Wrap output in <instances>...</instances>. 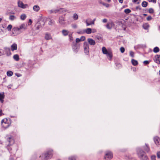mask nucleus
<instances>
[{"label":"nucleus","mask_w":160,"mask_h":160,"mask_svg":"<svg viewBox=\"0 0 160 160\" xmlns=\"http://www.w3.org/2000/svg\"><path fill=\"white\" fill-rule=\"evenodd\" d=\"M26 26L25 24H22L18 27H14L12 31L11 36H16L20 34L22 32V29H25Z\"/></svg>","instance_id":"f257e3e1"},{"label":"nucleus","mask_w":160,"mask_h":160,"mask_svg":"<svg viewBox=\"0 0 160 160\" xmlns=\"http://www.w3.org/2000/svg\"><path fill=\"white\" fill-rule=\"evenodd\" d=\"M137 152L138 157L141 160H147L148 159V157L145 154V152L141 148H137Z\"/></svg>","instance_id":"f03ea898"},{"label":"nucleus","mask_w":160,"mask_h":160,"mask_svg":"<svg viewBox=\"0 0 160 160\" xmlns=\"http://www.w3.org/2000/svg\"><path fill=\"white\" fill-rule=\"evenodd\" d=\"M1 123L2 126L5 128H8L10 125L9 121L6 118L3 119Z\"/></svg>","instance_id":"7ed1b4c3"},{"label":"nucleus","mask_w":160,"mask_h":160,"mask_svg":"<svg viewBox=\"0 0 160 160\" xmlns=\"http://www.w3.org/2000/svg\"><path fill=\"white\" fill-rule=\"evenodd\" d=\"M7 141L6 143L8 146L12 145L14 142L12 137L11 136H7L6 137Z\"/></svg>","instance_id":"20e7f679"},{"label":"nucleus","mask_w":160,"mask_h":160,"mask_svg":"<svg viewBox=\"0 0 160 160\" xmlns=\"http://www.w3.org/2000/svg\"><path fill=\"white\" fill-rule=\"evenodd\" d=\"M113 157L112 153L110 151H107L105 152L104 159L106 160H110Z\"/></svg>","instance_id":"39448f33"},{"label":"nucleus","mask_w":160,"mask_h":160,"mask_svg":"<svg viewBox=\"0 0 160 160\" xmlns=\"http://www.w3.org/2000/svg\"><path fill=\"white\" fill-rule=\"evenodd\" d=\"M53 155V151L52 150H50L48 151L44 154V156L46 159H48L52 158Z\"/></svg>","instance_id":"423d86ee"},{"label":"nucleus","mask_w":160,"mask_h":160,"mask_svg":"<svg viewBox=\"0 0 160 160\" xmlns=\"http://www.w3.org/2000/svg\"><path fill=\"white\" fill-rule=\"evenodd\" d=\"M18 6L22 8L25 9L28 8L29 6L27 4H24L21 1H19L18 2Z\"/></svg>","instance_id":"0eeeda50"},{"label":"nucleus","mask_w":160,"mask_h":160,"mask_svg":"<svg viewBox=\"0 0 160 160\" xmlns=\"http://www.w3.org/2000/svg\"><path fill=\"white\" fill-rule=\"evenodd\" d=\"M84 49V52L87 54L88 55L89 52V45L86 42H85L84 43L83 45Z\"/></svg>","instance_id":"6e6552de"},{"label":"nucleus","mask_w":160,"mask_h":160,"mask_svg":"<svg viewBox=\"0 0 160 160\" xmlns=\"http://www.w3.org/2000/svg\"><path fill=\"white\" fill-rule=\"evenodd\" d=\"M73 51L76 52L78 51L79 48V47L76 43L73 42L72 46Z\"/></svg>","instance_id":"1a4fd4ad"},{"label":"nucleus","mask_w":160,"mask_h":160,"mask_svg":"<svg viewBox=\"0 0 160 160\" xmlns=\"http://www.w3.org/2000/svg\"><path fill=\"white\" fill-rule=\"evenodd\" d=\"M67 10L65 8H60L59 9H57L55 10L54 12L55 13L59 12V13H63L66 12Z\"/></svg>","instance_id":"9d476101"},{"label":"nucleus","mask_w":160,"mask_h":160,"mask_svg":"<svg viewBox=\"0 0 160 160\" xmlns=\"http://www.w3.org/2000/svg\"><path fill=\"white\" fill-rule=\"evenodd\" d=\"M58 22L61 25H64L65 22V17L63 16H61L59 18Z\"/></svg>","instance_id":"9b49d317"},{"label":"nucleus","mask_w":160,"mask_h":160,"mask_svg":"<svg viewBox=\"0 0 160 160\" xmlns=\"http://www.w3.org/2000/svg\"><path fill=\"white\" fill-rule=\"evenodd\" d=\"M153 60L155 62L158 64L160 63V55H155L153 59Z\"/></svg>","instance_id":"f8f14e48"},{"label":"nucleus","mask_w":160,"mask_h":160,"mask_svg":"<svg viewBox=\"0 0 160 160\" xmlns=\"http://www.w3.org/2000/svg\"><path fill=\"white\" fill-rule=\"evenodd\" d=\"M114 24L112 22H110L108 23L106 25V27L107 29H111L113 26Z\"/></svg>","instance_id":"ddd939ff"},{"label":"nucleus","mask_w":160,"mask_h":160,"mask_svg":"<svg viewBox=\"0 0 160 160\" xmlns=\"http://www.w3.org/2000/svg\"><path fill=\"white\" fill-rule=\"evenodd\" d=\"M87 40L88 43L91 45H94L96 44L95 41L92 38H88Z\"/></svg>","instance_id":"4468645a"},{"label":"nucleus","mask_w":160,"mask_h":160,"mask_svg":"<svg viewBox=\"0 0 160 160\" xmlns=\"http://www.w3.org/2000/svg\"><path fill=\"white\" fill-rule=\"evenodd\" d=\"M89 19H87L85 21V22L86 23V25L87 26H88L89 25H90L91 24H93L94 23V21L95 20V19H94L93 21H89Z\"/></svg>","instance_id":"2eb2a0df"},{"label":"nucleus","mask_w":160,"mask_h":160,"mask_svg":"<svg viewBox=\"0 0 160 160\" xmlns=\"http://www.w3.org/2000/svg\"><path fill=\"white\" fill-rule=\"evenodd\" d=\"M11 49L12 51L17 50V45L16 43H13L11 46Z\"/></svg>","instance_id":"dca6fc26"},{"label":"nucleus","mask_w":160,"mask_h":160,"mask_svg":"<svg viewBox=\"0 0 160 160\" xmlns=\"http://www.w3.org/2000/svg\"><path fill=\"white\" fill-rule=\"evenodd\" d=\"M154 141L155 144L157 145H158L159 144V142L160 141V138L158 137H156L154 138Z\"/></svg>","instance_id":"f3484780"},{"label":"nucleus","mask_w":160,"mask_h":160,"mask_svg":"<svg viewBox=\"0 0 160 160\" xmlns=\"http://www.w3.org/2000/svg\"><path fill=\"white\" fill-rule=\"evenodd\" d=\"M33 9L35 12H38L40 9V8L38 5H35L33 6Z\"/></svg>","instance_id":"a211bd4d"},{"label":"nucleus","mask_w":160,"mask_h":160,"mask_svg":"<svg viewBox=\"0 0 160 160\" xmlns=\"http://www.w3.org/2000/svg\"><path fill=\"white\" fill-rule=\"evenodd\" d=\"M4 98V95L3 92L0 93V101L2 103L3 102V99Z\"/></svg>","instance_id":"6ab92c4d"},{"label":"nucleus","mask_w":160,"mask_h":160,"mask_svg":"<svg viewBox=\"0 0 160 160\" xmlns=\"http://www.w3.org/2000/svg\"><path fill=\"white\" fill-rule=\"evenodd\" d=\"M45 38L46 40H48L52 38V37L50 34L48 33L45 34Z\"/></svg>","instance_id":"aec40b11"},{"label":"nucleus","mask_w":160,"mask_h":160,"mask_svg":"<svg viewBox=\"0 0 160 160\" xmlns=\"http://www.w3.org/2000/svg\"><path fill=\"white\" fill-rule=\"evenodd\" d=\"M143 148L145 151L147 152H148L150 151V148L147 144H145V145L143 147Z\"/></svg>","instance_id":"412c9836"},{"label":"nucleus","mask_w":160,"mask_h":160,"mask_svg":"<svg viewBox=\"0 0 160 160\" xmlns=\"http://www.w3.org/2000/svg\"><path fill=\"white\" fill-rule=\"evenodd\" d=\"M84 31L85 33H86L88 34H90L92 32V29L90 28H88L84 30Z\"/></svg>","instance_id":"4be33fe9"},{"label":"nucleus","mask_w":160,"mask_h":160,"mask_svg":"<svg viewBox=\"0 0 160 160\" xmlns=\"http://www.w3.org/2000/svg\"><path fill=\"white\" fill-rule=\"evenodd\" d=\"M17 17L13 15H10L9 19L12 21H13L16 19Z\"/></svg>","instance_id":"5701e85b"},{"label":"nucleus","mask_w":160,"mask_h":160,"mask_svg":"<svg viewBox=\"0 0 160 160\" xmlns=\"http://www.w3.org/2000/svg\"><path fill=\"white\" fill-rule=\"evenodd\" d=\"M102 53L105 54H107L108 52L106 48L104 47H103L102 48Z\"/></svg>","instance_id":"b1692460"},{"label":"nucleus","mask_w":160,"mask_h":160,"mask_svg":"<svg viewBox=\"0 0 160 160\" xmlns=\"http://www.w3.org/2000/svg\"><path fill=\"white\" fill-rule=\"evenodd\" d=\"M131 62L132 64L134 66H136L138 64V62L134 59H132L131 60Z\"/></svg>","instance_id":"393cba45"},{"label":"nucleus","mask_w":160,"mask_h":160,"mask_svg":"<svg viewBox=\"0 0 160 160\" xmlns=\"http://www.w3.org/2000/svg\"><path fill=\"white\" fill-rule=\"evenodd\" d=\"M149 27V25L148 23H145L143 25V28L145 30H147Z\"/></svg>","instance_id":"a878e982"},{"label":"nucleus","mask_w":160,"mask_h":160,"mask_svg":"<svg viewBox=\"0 0 160 160\" xmlns=\"http://www.w3.org/2000/svg\"><path fill=\"white\" fill-rule=\"evenodd\" d=\"M69 33L68 31V30H63L62 31V33L63 35L64 36H67L68 35Z\"/></svg>","instance_id":"bb28decb"},{"label":"nucleus","mask_w":160,"mask_h":160,"mask_svg":"<svg viewBox=\"0 0 160 160\" xmlns=\"http://www.w3.org/2000/svg\"><path fill=\"white\" fill-rule=\"evenodd\" d=\"M4 49L5 50L6 52H8H8L7 53L8 55H9L11 53L10 52V49L9 48L5 47L4 48Z\"/></svg>","instance_id":"cd10ccee"},{"label":"nucleus","mask_w":160,"mask_h":160,"mask_svg":"<svg viewBox=\"0 0 160 160\" xmlns=\"http://www.w3.org/2000/svg\"><path fill=\"white\" fill-rule=\"evenodd\" d=\"M13 58L14 59L17 61H18L19 60V55L18 54L14 55L13 56Z\"/></svg>","instance_id":"c85d7f7f"},{"label":"nucleus","mask_w":160,"mask_h":160,"mask_svg":"<svg viewBox=\"0 0 160 160\" xmlns=\"http://www.w3.org/2000/svg\"><path fill=\"white\" fill-rule=\"evenodd\" d=\"M26 15L25 14H22L20 16V19L22 20H24L26 18Z\"/></svg>","instance_id":"c756f323"},{"label":"nucleus","mask_w":160,"mask_h":160,"mask_svg":"<svg viewBox=\"0 0 160 160\" xmlns=\"http://www.w3.org/2000/svg\"><path fill=\"white\" fill-rule=\"evenodd\" d=\"M148 2L146 1H143L142 3V6L143 7H146L148 5Z\"/></svg>","instance_id":"7c9ffc66"},{"label":"nucleus","mask_w":160,"mask_h":160,"mask_svg":"<svg viewBox=\"0 0 160 160\" xmlns=\"http://www.w3.org/2000/svg\"><path fill=\"white\" fill-rule=\"evenodd\" d=\"M153 51L155 53H157L159 51V49L158 47H155L154 48Z\"/></svg>","instance_id":"2f4dec72"},{"label":"nucleus","mask_w":160,"mask_h":160,"mask_svg":"<svg viewBox=\"0 0 160 160\" xmlns=\"http://www.w3.org/2000/svg\"><path fill=\"white\" fill-rule=\"evenodd\" d=\"M7 74L8 76L10 77L12 75L13 72L11 71H8L7 72Z\"/></svg>","instance_id":"473e14b6"},{"label":"nucleus","mask_w":160,"mask_h":160,"mask_svg":"<svg viewBox=\"0 0 160 160\" xmlns=\"http://www.w3.org/2000/svg\"><path fill=\"white\" fill-rule=\"evenodd\" d=\"M75 20H77L78 19V15L76 13H74L72 17Z\"/></svg>","instance_id":"72a5a7b5"},{"label":"nucleus","mask_w":160,"mask_h":160,"mask_svg":"<svg viewBox=\"0 0 160 160\" xmlns=\"http://www.w3.org/2000/svg\"><path fill=\"white\" fill-rule=\"evenodd\" d=\"M55 23V21L53 20H50L48 22V24L51 25H53Z\"/></svg>","instance_id":"f704fd0d"},{"label":"nucleus","mask_w":160,"mask_h":160,"mask_svg":"<svg viewBox=\"0 0 160 160\" xmlns=\"http://www.w3.org/2000/svg\"><path fill=\"white\" fill-rule=\"evenodd\" d=\"M106 55L108 57H109V59L110 60H111L112 58V52H108Z\"/></svg>","instance_id":"c9c22d12"},{"label":"nucleus","mask_w":160,"mask_h":160,"mask_svg":"<svg viewBox=\"0 0 160 160\" xmlns=\"http://www.w3.org/2000/svg\"><path fill=\"white\" fill-rule=\"evenodd\" d=\"M77 33L79 34H83L85 33L84 30H78L77 32Z\"/></svg>","instance_id":"e433bc0d"},{"label":"nucleus","mask_w":160,"mask_h":160,"mask_svg":"<svg viewBox=\"0 0 160 160\" xmlns=\"http://www.w3.org/2000/svg\"><path fill=\"white\" fill-rule=\"evenodd\" d=\"M12 28V25L11 24H9L8 26V27H7V30L8 31H10L11 30V29Z\"/></svg>","instance_id":"4c0bfd02"},{"label":"nucleus","mask_w":160,"mask_h":160,"mask_svg":"<svg viewBox=\"0 0 160 160\" xmlns=\"http://www.w3.org/2000/svg\"><path fill=\"white\" fill-rule=\"evenodd\" d=\"M95 38L99 40H100L102 39V38L100 35H97L96 36Z\"/></svg>","instance_id":"58836bf2"},{"label":"nucleus","mask_w":160,"mask_h":160,"mask_svg":"<svg viewBox=\"0 0 160 160\" xmlns=\"http://www.w3.org/2000/svg\"><path fill=\"white\" fill-rule=\"evenodd\" d=\"M131 12V10L129 9H125L124 10V12L126 14H128L130 13Z\"/></svg>","instance_id":"ea45409f"},{"label":"nucleus","mask_w":160,"mask_h":160,"mask_svg":"<svg viewBox=\"0 0 160 160\" xmlns=\"http://www.w3.org/2000/svg\"><path fill=\"white\" fill-rule=\"evenodd\" d=\"M134 52L132 51H130V55L132 57H134Z\"/></svg>","instance_id":"a19ab883"},{"label":"nucleus","mask_w":160,"mask_h":160,"mask_svg":"<svg viewBox=\"0 0 160 160\" xmlns=\"http://www.w3.org/2000/svg\"><path fill=\"white\" fill-rule=\"evenodd\" d=\"M148 12L150 13H153L154 12L153 9L152 8H150L148 10Z\"/></svg>","instance_id":"79ce46f5"},{"label":"nucleus","mask_w":160,"mask_h":160,"mask_svg":"<svg viewBox=\"0 0 160 160\" xmlns=\"http://www.w3.org/2000/svg\"><path fill=\"white\" fill-rule=\"evenodd\" d=\"M5 54V52L3 50L0 49V56L2 55Z\"/></svg>","instance_id":"37998d69"},{"label":"nucleus","mask_w":160,"mask_h":160,"mask_svg":"<svg viewBox=\"0 0 160 160\" xmlns=\"http://www.w3.org/2000/svg\"><path fill=\"white\" fill-rule=\"evenodd\" d=\"M120 51L122 53H123L124 52L125 49L123 47H121L120 48Z\"/></svg>","instance_id":"c03bdc74"},{"label":"nucleus","mask_w":160,"mask_h":160,"mask_svg":"<svg viewBox=\"0 0 160 160\" xmlns=\"http://www.w3.org/2000/svg\"><path fill=\"white\" fill-rule=\"evenodd\" d=\"M85 37L84 36H82L81 37L80 39L81 41H84L85 39Z\"/></svg>","instance_id":"a18cd8bd"},{"label":"nucleus","mask_w":160,"mask_h":160,"mask_svg":"<svg viewBox=\"0 0 160 160\" xmlns=\"http://www.w3.org/2000/svg\"><path fill=\"white\" fill-rule=\"evenodd\" d=\"M69 160H76V158L74 157H71L69 158Z\"/></svg>","instance_id":"49530a36"},{"label":"nucleus","mask_w":160,"mask_h":160,"mask_svg":"<svg viewBox=\"0 0 160 160\" xmlns=\"http://www.w3.org/2000/svg\"><path fill=\"white\" fill-rule=\"evenodd\" d=\"M152 19V17L150 16H148L147 18V20L148 21H150Z\"/></svg>","instance_id":"de8ad7c7"},{"label":"nucleus","mask_w":160,"mask_h":160,"mask_svg":"<svg viewBox=\"0 0 160 160\" xmlns=\"http://www.w3.org/2000/svg\"><path fill=\"white\" fill-rule=\"evenodd\" d=\"M150 62V61H145L143 62V63L145 65H147Z\"/></svg>","instance_id":"09e8293b"},{"label":"nucleus","mask_w":160,"mask_h":160,"mask_svg":"<svg viewBox=\"0 0 160 160\" xmlns=\"http://www.w3.org/2000/svg\"><path fill=\"white\" fill-rule=\"evenodd\" d=\"M151 159L152 160H156V156L155 155H152L151 157Z\"/></svg>","instance_id":"8fccbe9b"},{"label":"nucleus","mask_w":160,"mask_h":160,"mask_svg":"<svg viewBox=\"0 0 160 160\" xmlns=\"http://www.w3.org/2000/svg\"><path fill=\"white\" fill-rule=\"evenodd\" d=\"M80 41H81V40L80 38H77L76 39V42L75 43H78V42H80Z\"/></svg>","instance_id":"3c124183"},{"label":"nucleus","mask_w":160,"mask_h":160,"mask_svg":"<svg viewBox=\"0 0 160 160\" xmlns=\"http://www.w3.org/2000/svg\"><path fill=\"white\" fill-rule=\"evenodd\" d=\"M69 38L70 41H72L73 39L72 37V35H69Z\"/></svg>","instance_id":"603ef678"},{"label":"nucleus","mask_w":160,"mask_h":160,"mask_svg":"<svg viewBox=\"0 0 160 160\" xmlns=\"http://www.w3.org/2000/svg\"><path fill=\"white\" fill-rule=\"evenodd\" d=\"M149 2H153L154 3H156V0H148Z\"/></svg>","instance_id":"864d4df0"},{"label":"nucleus","mask_w":160,"mask_h":160,"mask_svg":"<svg viewBox=\"0 0 160 160\" xmlns=\"http://www.w3.org/2000/svg\"><path fill=\"white\" fill-rule=\"evenodd\" d=\"M36 158V157L35 156H33L31 158V160H35Z\"/></svg>","instance_id":"5fc2aeb1"},{"label":"nucleus","mask_w":160,"mask_h":160,"mask_svg":"<svg viewBox=\"0 0 160 160\" xmlns=\"http://www.w3.org/2000/svg\"><path fill=\"white\" fill-rule=\"evenodd\" d=\"M157 156L158 158H160V152H157Z\"/></svg>","instance_id":"6e6d98bb"},{"label":"nucleus","mask_w":160,"mask_h":160,"mask_svg":"<svg viewBox=\"0 0 160 160\" xmlns=\"http://www.w3.org/2000/svg\"><path fill=\"white\" fill-rule=\"evenodd\" d=\"M107 19H106V18L102 20V22L103 23H106L107 22Z\"/></svg>","instance_id":"4d7b16f0"},{"label":"nucleus","mask_w":160,"mask_h":160,"mask_svg":"<svg viewBox=\"0 0 160 160\" xmlns=\"http://www.w3.org/2000/svg\"><path fill=\"white\" fill-rule=\"evenodd\" d=\"M72 27L74 28H77V25L76 24L72 25Z\"/></svg>","instance_id":"13d9d810"},{"label":"nucleus","mask_w":160,"mask_h":160,"mask_svg":"<svg viewBox=\"0 0 160 160\" xmlns=\"http://www.w3.org/2000/svg\"><path fill=\"white\" fill-rule=\"evenodd\" d=\"M3 114V113L2 112V110H0V116H1Z\"/></svg>","instance_id":"bf43d9fd"},{"label":"nucleus","mask_w":160,"mask_h":160,"mask_svg":"<svg viewBox=\"0 0 160 160\" xmlns=\"http://www.w3.org/2000/svg\"><path fill=\"white\" fill-rule=\"evenodd\" d=\"M119 0V2H120L121 3L123 2V0Z\"/></svg>","instance_id":"052dcab7"},{"label":"nucleus","mask_w":160,"mask_h":160,"mask_svg":"<svg viewBox=\"0 0 160 160\" xmlns=\"http://www.w3.org/2000/svg\"><path fill=\"white\" fill-rule=\"evenodd\" d=\"M29 22H30L31 23V24L32 23V20L31 19H29V20L28 23H29Z\"/></svg>","instance_id":"680f3d73"},{"label":"nucleus","mask_w":160,"mask_h":160,"mask_svg":"<svg viewBox=\"0 0 160 160\" xmlns=\"http://www.w3.org/2000/svg\"><path fill=\"white\" fill-rule=\"evenodd\" d=\"M137 0H132V2H136Z\"/></svg>","instance_id":"e2e57ef3"},{"label":"nucleus","mask_w":160,"mask_h":160,"mask_svg":"<svg viewBox=\"0 0 160 160\" xmlns=\"http://www.w3.org/2000/svg\"><path fill=\"white\" fill-rule=\"evenodd\" d=\"M54 11H55V10H54V11H53L51 10V11H50V12H51H51H54Z\"/></svg>","instance_id":"0e129e2a"},{"label":"nucleus","mask_w":160,"mask_h":160,"mask_svg":"<svg viewBox=\"0 0 160 160\" xmlns=\"http://www.w3.org/2000/svg\"><path fill=\"white\" fill-rule=\"evenodd\" d=\"M9 160H14V159L13 158H11Z\"/></svg>","instance_id":"69168bd1"},{"label":"nucleus","mask_w":160,"mask_h":160,"mask_svg":"<svg viewBox=\"0 0 160 160\" xmlns=\"http://www.w3.org/2000/svg\"><path fill=\"white\" fill-rule=\"evenodd\" d=\"M143 15L144 16H146L147 15V14H143Z\"/></svg>","instance_id":"338daca9"},{"label":"nucleus","mask_w":160,"mask_h":160,"mask_svg":"<svg viewBox=\"0 0 160 160\" xmlns=\"http://www.w3.org/2000/svg\"><path fill=\"white\" fill-rule=\"evenodd\" d=\"M108 6H109V4H107V5L106 6L107 7H108Z\"/></svg>","instance_id":"774afa93"}]
</instances>
